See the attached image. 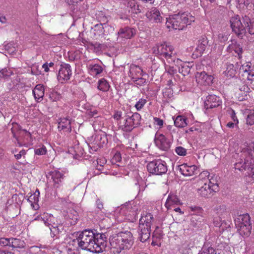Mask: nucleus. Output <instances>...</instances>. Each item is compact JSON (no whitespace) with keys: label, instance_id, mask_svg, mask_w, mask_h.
I'll list each match as a JSON object with an SVG mask.
<instances>
[{"label":"nucleus","instance_id":"obj_1","mask_svg":"<svg viewBox=\"0 0 254 254\" xmlns=\"http://www.w3.org/2000/svg\"><path fill=\"white\" fill-rule=\"evenodd\" d=\"M76 240L81 249L94 253L105 251L108 244L105 233H97L90 229H85L81 232L73 241Z\"/></svg>","mask_w":254,"mask_h":254},{"label":"nucleus","instance_id":"obj_2","mask_svg":"<svg viewBox=\"0 0 254 254\" xmlns=\"http://www.w3.org/2000/svg\"><path fill=\"white\" fill-rule=\"evenodd\" d=\"M241 160L242 161L235 163V169L246 171L245 175L249 179L248 181H254V142L242 149Z\"/></svg>","mask_w":254,"mask_h":254},{"label":"nucleus","instance_id":"obj_3","mask_svg":"<svg viewBox=\"0 0 254 254\" xmlns=\"http://www.w3.org/2000/svg\"><path fill=\"white\" fill-rule=\"evenodd\" d=\"M109 241L112 247L116 249L118 253L122 250L130 249L134 244L133 235L127 231L113 234L110 237Z\"/></svg>","mask_w":254,"mask_h":254},{"label":"nucleus","instance_id":"obj_4","mask_svg":"<svg viewBox=\"0 0 254 254\" xmlns=\"http://www.w3.org/2000/svg\"><path fill=\"white\" fill-rule=\"evenodd\" d=\"M194 20V17L190 13L187 12H179L166 19V25L168 28L172 27L174 29L181 30L190 25Z\"/></svg>","mask_w":254,"mask_h":254},{"label":"nucleus","instance_id":"obj_5","mask_svg":"<svg viewBox=\"0 0 254 254\" xmlns=\"http://www.w3.org/2000/svg\"><path fill=\"white\" fill-rule=\"evenodd\" d=\"M173 48L170 45H167L166 43L157 44L153 48V53L160 56V58L165 59L168 63L173 62L179 64L182 61L179 59L175 60V55L173 54Z\"/></svg>","mask_w":254,"mask_h":254},{"label":"nucleus","instance_id":"obj_6","mask_svg":"<svg viewBox=\"0 0 254 254\" xmlns=\"http://www.w3.org/2000/svg\"><path fill=\"white\" fill-rule=\"evenodd\" d=\"M235 223L241 235L248 237L250 235L252 227L250 216L248 213L238 215L235 219Z\"/></svg>","mask_w":254,"mask_h":254},{"label":"nucleus","instance_id":"obj_7","mask_svg":"<svg viewBox=\"0 0 254 254\" xmlns=\"http://www.w3.org/2000/svg\"><path fill=\"white\" fill-rule=\"evenodd\" d=\"M125 124L120 127L122 130L126 132L131 131L140 124L141 116L137 113L130 111L125 113Z\"/></svg>","mask_w":254,"mask_h":254},{"label":"nucleus","instance_id":"obj_8","mask_svg":"<svg viewBox=\"0 0 254 254\" xmlns=\"http://www.w3.org/2000/svg\"><path fill=\"white\" fill-rule=\"evenodd\" d=\"M147 169L149 173L155 175L165 174L168 170L166 162L160 159L149 162L147 165Z\"/></svg>","mask_w":254,"mask_h":254},{"label":"nucleus","instance_id":"obj_9","mask_svg":"<svg viewBox=\"0 0 254 254\" xmlns=\"http://www.w3.org/2000/svg\"><path fill=\"white\" fill-rule=\"evenodd\" d=\"M230 23L232 31L239 37H242L246 33V25L238 15L232 17Z\"/></svg>","mask_w":254,"mask_h":254},{"label":"nucleus","instance_id":"obj_10","mask_svg":"<svg viewBox=\"0 0 254 254\" xmlns=\"http://www.w3.org/2000/svg\"><path fill=\"white\" fill-rule=\"evenodd\" d=\"M226 50L235 57H238L239 59H241L242 57L243 47L239 42L235 39L231 41V43L227 47Z\"/></svg>","mask_w":254,"mask_h":254},{"label":"nucleus","instance_id":"obj_11","mask_svg":"<svg viewBox=\"0 0 254 254\" xmlns=\"http://www.w3.org/2000/svg\"><path fill=\"white\" fill-rule=\"evenodd\" d=\"M60 66L58 76L59 80L62 82L69 80L72 74L70 65L68 64L62 63Z\"/></svg>","mask_w":254,"mask_h":254},{"label":"nucleus","instance_id":"obj_12","mask_svg":"<svg viewBox=\"0 0 254 254\" xmlns=\"http://www.w3.org/2000/svg\"><path fill=\"white\" fill-rule=\"evenodd\" d=\"M93 30L95 36L103 37L109 34L113 30V28L107 24L100 23L96 24L93 28Z\"/></svg>","mask_w":254,"mask_h":254},{"label":"nucleus","instance_id":"obj_13","mask_svg":"<svg viewBox=\"0 0 254 254\" xmlns=\"http://www.w3.org/2000/svg\"><path fill=\"white\" fill-rule=\"evenodd\" d=\"M191 211L197 212L199 214L193 213L191 214L190 225L193 227L198 226L203 220V217L201 215L202 213V209L199 207H190Z\"/></svg>","mask_w":254,"mask_h":254},{"label":"nucleus","instance_id":"obj_14","mask_svg":"<svg viewBox=\"0 0 254 254\" xmlns=\"http://www.w3.org/2000/svg\"><path fill=\"white\" fill-rule=\"evenodd\" d=\"M195 78L197 83L204 86L211 84L214 79L212 75H208L204 71L197 72L195 75Z\"/></svg>","mask_w":254,"mask_h":254},{"label":"nucleus","instance_id":"obj_15","mask_svg":"<svg viewBox=\"0 0 254 254\" xmlns=\"http://www.w3.org/2000/svg\"><path fill=\"white\" fill-rule=\"evenodd\" d=\"M48 179H52L55 188H58L60 187L62 180L64 179V174L59 171L54 170L49 172L47 175Z\"/></svg>","mask_w":254,"mask_h":254},{"label":"nucleus","instance_id":"obj_16","mask_svg":"<svg viewBox=\"0 0 254 254\" xmlns=\"http://www.w3.org/2000/svg\"><path fill=\"white\" fill-rule=\"evenodd\" d=\"M221 104L220 98L215 95H208L204 102L206 109H212L218 107Z\"/></svg>","mask_w":254,"mask_h":254},{"label":"nucleus","instance_id":"obj_17","mask_svg":"<svg viewBox=\"0 0 254 254\" xmlns=\"http://www.w3.org/2000/svg\"><path fill=\"white\" fill-rule=\"evenodd\" d=\"M156 145L161 149L164 151L168 150L170 147V143L167 140L166 137L163 134H160L155 137Z\"/></svg>","mask_w":254,"mask_h":254},{"label":"nucleus","instance_id":"obj_18","mask_svg":"<svg viewBox=\"0 0 254 254\" xmlns=\"http://www.w3.org/2000/svg\"><path fill=\"white\" fill-rule=\"evenodd\" d=\"M151 227L145 226L143 224H139V239L142 242H145L150 237Z\"/></svg>","mask_w":254,"mask_h":254},{"label":"nucleus","instance_id":"obj_19","mask_svg":"<svg viewBox=\"0 0 254 254\" xmlns=\"http://www.w3.org/2000/svg\"><path fill=\"white\" fill-rule=\"evenodd\" d=\"M147 18L150 21L155 23L161 22L163 19L160 15L159 11L156 8H152L146 13Z\"/></svg>","mask_w":254,"mask_h":254},{"label":"nucleus","instance_id":"obj_20","mask_svg":"<svg viewBox=\"0 0 254 254\" xmlns=\"http://www.w3.org/2000/svg\"><path fill=\"white\" fill-rule=\"evenodd\" d=\"M145 73L140 66L134 64L130 65L128 76L132 80Z\"/></svg>","mask_w":254,"mask_h":254},{"label":"nucleus","instance_id":"obj_21","mask_svg":"<svg viewBox=\"0 0 254 254\" xmlns=\"http://www.w3.org/2000/svg\"><path fill=\"white\" fill-rule=\"evenodd\" d=\"M31 136V133L26 130L23 129L22 131H21L20 134L16 139L19 146H23L29 142L30 140Z\"/></svg>","mask_w":254,"mask_h":254},{"label":"nucleus","instance_id":"obj_22","mask_svg":"<svg viewBox=\"0 0 254 254\" xmlns=\"http://www.w3.org/2000/svg\"><path fill=\"white\" fill-rule=\"evenodd\" d=\"M135 34L136 30L133 28L128 27L121 28L118 33L119 37L126 39H130L131 37H133Z\"/></svg>","mask_w":254,"mask_h":254},{"label":"nucleus","instance_id":"obj_23","mask_svg":"<svg viewBox=\"0 0 254 254\" xmlns=\"http://www.w3.org/2000/svg\"><path fill=\"white\" fill-rule=\"evenodd\" d=\"M208 44L207 38L203 36L200 37L198 41L197 46L195 49V52L197 53L198 56H201L205 51Z\"/></svg>","mask_w":254,"mask_h":254},{"label":"nucleus","instance_id":"obj_24","mask_svg":"<svg viewBox=\"0 0 254 254\" xmlns=\"http://www.w3.org/2000/svg\"><path fill=\"white\" fill-rule=\"evenodd\" d=\"M216 192L212 190L210 186L205 183L203 186L197 190L198 194L203 197H210L213 195V193Z\"/></svg>","mask_w":254,"mask_h":254},{"label":"nucleus","instance_id":"obj_25","mask_svg":"<svg viewBox=\"0 0 254 254\" xmlns=\"http://www.w3.org/2000/svg\"><path fill=\"white\" fill-rule=\"evenodd\" d=\"M58 128L59 130H65L66 131L70 132L71 130V123L68 118H62L59 122Z\"/></svg>","mask_w":254,"mask_h":254},{"label":"nucleus","instance_id":"obj_26","mask_svg":"<svg viewBox=\"0 0 254 254\" xmlns=\"http://www.w3.org/2000/svg\"><path fill=\"white\" fill-rule=\"evenodd\" d=\"M33 94L35 100L39 102V100L42 99L44 95V88L43 85H37L33 90Z\"/></svg>","mask_w":254,"mask_h":254},{"label":"nucleus","instance_id":"obj_27","mask_svg":"<svg viewBox=\"0 0 254 254\" xmlns=\"http://www.w3.org/2000/svg\"><path fill=\"white\" fill-rule=\"evenodd\" d=\"M180 203V200L176 195L174 194H170L165 203V206L168 209H172V207L174 205H178Z\"/></svg>","mask_w":254,"mask_h":254},{"label":"nucleus","instance_id":"obj_28","mask_svg":"<svg viewBox=\"0 0 254 254\" xmlns=\"http://www.w3.org/2000/svg\"><path fill=\"white\" fill-rule=\"evenodd\" d=\"M243 22L249 33L251 35L254 34V20H251L249 16L245 15L243 17Z\"/></svg>","mask_w":254,"mask_h":254},{"label":"nucleus","instance_id":"obj_29","mask_svg":"<svg viewBox=\"0 0 254 254\" xmlns=\"http://www.w3.org/2000/svg\"><path fill=\"white\" fill-rule=\"evenodd\" d=\"M153 219V215L151 213H146L141 216L139 219V224H143L145 226L151 227Z\"/></svg>","mask_w":254,"mask_h":254},{"label":"nucleus","instance_id":"obj_30","mask_svg":"<svg viewBox=\"0 0 254 254\" xmlns=\"http://www.w3.org/2000/svg\"><path fill=\"white\" fill-rule=\"evenodd\" d=\"M25 243L24 241L17 238H11L10 247L13 248L23 249L25 247Z\"/></svg>","mask_w":254,"mask_h":254},{"label":"nucleus","instance_id":"obj_31","mask_svg":"<svg viewBox=\"0 0 254 254\" xmlns=\"http://www.w3.org/2000/svg\"><path fill=\"white\" fill-rule=\"evenodd\" d=\"M240 91L242 92V96L238 97L240 101H243L248 99V94L250 91V88L246 84H243L239 88Z\"/></svg>","mask_w":254,"mask_h":254},{"label":"nucleus","instance_id":"obj_32","mask_svg":"<svg viewBox=\"0 0 254 254\" xmlns=\"http://www.w3.org/2000/svg\"><path fill=\"white\" fill-rule=\"evenodd\" d=\"M216 213L218 215L220 221L225 218V216L227 215L228 212L226 210V207L224 205H220L215 208Z\"/></svg>","mask_w":254,"mask_h":254},{"label":"nucleus","instance_id":"obj_33","mask_svg":"<svg viewBox=\"0 0 254 254\" xmlns=\"http://www.w3.org/2000/svg\"><path fill=\"white\" fill-rule=\"evenodd\" d=\"M54 224L55 226H53L52 227H50L51 235L53 238L56 237V238H58V235L60 232H62V230H63V228L62 225H58V223H54Z\"/></svg>","mask_w":254,"mask_h":254},{"label":"nucleus","instance_id":"obj_34","mask_svg":"<svg viewBox=\"0 0 254 254\" xmlns=\"http://www.w3.org/2000/svg\"><path fill=\"white\" fill-rule=\"evenodd\" d=\"M186 120V118L185 117L182 116H178L174 120V125L177 127H184L187 125Z\"/></svg>","mask_w":254,"mask_h":254},{"label":"nucleus","instance_id":"obj_35","mask_svg":"<svg viewBox=\"0 0 254 254\" xmlns=\"http://www.w3.org/2000/svg\"><path fill=\"white\" fill-rule=\"evenodd\" d=\"M11 131L12 133L13 137L15 139L17 138L18 135L20 134L21 131H22L21 127L16 123H12L11 124Z\"/></svg>","mask_w":254,"mask_h":254},{"label":"nucleus","instance_id":"obj_36","mask_svg":"<svg viewBox=\"0 0 254 254\" xmlns=\"http://www.w3.org/2000/svg\"><path fill=\"white\" fill-rule=\"evenodd\" d=\"M110 88V85L106 80L104 78H102L98 81V89L103 92H106L108 91Z\"/></svg>","mask_w":254,"mask_h":254},{"label":"nucleus","instance_id":"obj_37","mask_svg":"<svg viewBox=\"0 0 254 254\" xmlns=\"http://www.w3.org/2000/svg\"><path fill=\"white\" fill-rule=\"evenodd\" d=\"M237 71L233 64H227V68L225 71V75L228 77H234L236 76Z\"/></svg>","mask_w":254,"mask_h":254},{"label":"nucleus","instance_id":"obj_38","mask_svg":"<svg viewBox=\"0 0 254 254\" xmlns=\"http://www.w3.org/2000/svg\"><path fill=\"white\" fill-rule=\"evenodd\" d=\"M217 177H215L214 175L213 176H210L208 177L209 184H207L211 187L212 190H213V191H215L216 192L219 190L218 181L216 180Z\"/></svg>","mask_w":254,"mask_h":254},{"label":"nucleus","instance_id":"obj_39","mask_svg":"<svg viewBox=\"0 0 254 254\" xmlns=\"http://www.w3.org/2000/svg\"><path fill=\"white\" fill-rule=\"evenodd\" d=\"M180 171L182 174L185 176H192L193 172L190 166L186 165H182L180 166Z\"/></svg>","mask_w":254,"mask_h":254},{"label":"nucleus","instance_id":"obj_40","mask_svg":"<svg viewBox=\"0 0 254 254\" xmlns=\"http://www.w3.org/2000/svg\"><path fill=\"white\" fill-rule=\"evenodd\" d=\"M148 75L147 73L143 74L141 76L137 77L136 79L132 80L133 82L139 86H143L147 83Z\"/></svg>","mask_w":254,"mask_h":254},{"label":"nucleus","instance_id":"obj_41","mask_svg":"<svg viewBox=\"0 0 254 254\" xmlns=\"http://www.w3.org/2000/svg\"><path fill=\"white\" fill-rule=\"evenodd\" d=\"M180 65L181 67H179V72L184 76L189 74L190 71V67L189 63H183Z\"/></svg>","mask_w":254,"mask_h":254},{"label":"nucleus","instance_id":"obj_42","mask_svg":"<svg viewBox=\"0 0 254 254\" xmlns=\"http://www.w3.org/2000/svg\"><path fill=\"white\" fill-rule=\"evenodd\" d=\"M41 219L45 225L48 226L49 228L55 226L54 223H55L54 222V218L53 216L47 214L46 216L42 217Z\"/></svg>","mask_w":254,"mask_h":254},{"label":"nucleus","instance_id":"obj_43","mask_svg":"<svg viewBox=\"0 0 254 254\" xmlns=\"http://www.w3.org/2000/svg\"><path fill=\"white\" fill-rule=\"evenodd\" d=\"M102 71V67L98 64L90 65V72L91 74L97 75L100 74Z\"/></svg>","mask_w":254,"mask_h":254},{"label":"nucleus","instance_id":"obj_44","mask_svg":"<svg viewBox=\"0 0 254 254\" xmlns=\"http://www.w3.org/2000/svg\"><path fill=\"white\" fill-rule=\"evenodd\" d=\"M178 132L177 129L173 127V126H167L165 130V135L168 137L173 138L174 135Z\"/></svg>","mask_w":254,"mask_h":254},{"label":"nucleus","instance_id":"obj_45","mask_svg":"<svg viewBox=\"0 0 254 254\" xmlns=\"http://www.w3.org/2000/svg\"><path fill=\"white\" fill-rule=\"evenodd\" d=\"M98 20L101 23L104 24L108 22V18L102 11H99L96 14Z\"/></svg>","mask_w":254,"mask_h":254},{"label":"nucleus","instance_id":"obj_46","mask_svg":"<svg viewBox=\"0 0 254 254\" xmlns=\"http://www.w3.org/2000/svg\"><path fill=\"white\" fill-rule=\"evenodd\" d=\"M86 116L88 118H98V112L95 109H88L86 112Z\"/></svg>","mask_w":254,"mask_h":254},{"label":"nucleus","instance_id":"obj_47","mask_svg":"<svg viewBox=\"0 0 254 254\" xmlns=\"http://www.w3.org/2000/svg\"><path fill=\"white\" fill-rule=\"evenodd\" d=\"M12 152L14 154V157L17 160L20 159L22 157H24L26 155V151L24 149H22L19 152L16 150H13Z\"/></svg>","mask_w":254,"mask_h":254},{"label":"nucleus","instance_id":"obj_48","mask_svg":"<svg viewBox=\"0 0 254 254\" xmlns=\"http://www.w3.org/2000/svg\"><path fill=\"white\" fill-rule=\"evenodd\" d=\"M198 254H216L215 250L212 247L203 248Z\"/></svg>","mask_w":254,"mask_h":254},{"label":"nucleus","instance_id":"obj_49","mask_svg":"<svg viewBox=\"0 0 254 254\" xmlns=\"http://www.w3.org/2000/svg\"><path fill=\"white\" fill-rule=\"evenodd\" d=\"M12 72L10 70L6 68L2 69L0 70V78H5L8 77L11 74Z\"/></svg>","mask_w":254,"mask_h":254},{"label":"nucleus","instance_id":"obj_50","mask_svg":"<svg viewBox=\"0 0 254 254\" xmlns=\"http://www.w3.org/2000/svg\"><path fill=\"white\" fill-rule=\"evenodd\" d=\"M10 238H0V246L2 247L10 246Z\"/></svg>","mask_w":254,"mask_h":254},{"label":"nucleus","instance_id":"obj_51","mask_svg":"<svg viewBox=\"0 0 254 254\" xmlns=\"http://www.w3.org/2000/svg\"><path fill=\"white\" fill-rule=\"evenodd\" d=\"M175 151L178 155L180 156H185L187 154V150L182 146L177 147Z\"/></svg>","mask_w":254,"mask_h":254},{"label":"nucleus","instance_id":"obj_52","mask_svg":"<svg viewBox=\"0 0 254 254\" xmlns=\"http://www.w3.org/2000/svg\"><path fill=\"white\" fill-rule=\"evenodd\" d=\"M146 102V101L145 99H143L142 98L140 99L139 100V101L135 105V107L136 108L137 110L138 111V110H140L143 107V106L145 105Z\"/></svg>","mask_w":254,"mask_h":254},{"label":"nucleus","instance_id":"obj_53","mask_svg":"<svg viewBox=\"0 0 254 254\" xmlns=\"http://www.w3.org/2000/svg\"><path fill=\"white\" fill-rule=\"evenodd\" d=\"M221 224L219 225V223L216 224V226L219 227L220 229L222 230H224L225 229L230 227V225L229 223H227L224 220L220 221Z\"/></svg>","mask_w":254,"mask_h":254},{"label":"nucleus","instance_id":"obj_54","mask_svg":"<svg viewBox=\"0 0 254 254\" xmlns=\"http://www.w3.org/2000/svg\"><path fill=\"white\" fill-rule=\"evenodd\" d=\"M218 39L220 42H225L228 40V35L226 33H220L218 35Z\"/></svg>","mask_w":254,"mask_h":254},{"label":"nucleus","instance_id":"obj_55","mask_svg":"<svg viewBox=\"0 0 254 254\" xmlns=\"http://www.w3.org/2000/svg\"><path fill=\"white\" fill-rule=\"evenodd\" d=\"M50 97L53 101H56L61 98V96L57 92H54L50 94Z\"/></svg>","mask_w":254,"mask_h":254},{"label":"nucleus","instance_id":"obj_56","mask_svg":"<svg viewBox=\"0 0 254 254\" xmlns=\"http://www.w3.org/2000/svg\"><path fill=\"white\" fill-rule=\"evenodd\" d=\"M46 152V148L44 146L35 150V153L39 155L45 154Z\"/></svg>","mask_w":254,"mask_h":254},{"label":"nucleus","instance_id":"obj_57","mask_svg":"<svg viewBox=\"0 0 254 254\" xmlns=\"http://www.w3.org/2000/svg\"><path fill=\"white\" fill-rule=\"evenodd\" d=\"M251 66L249 64H246V65H243L240 68V71H243L244 72L247 73V74L250 72L251 70Z\"/></svg>","mask_w":254,"mask_h":254},{"label":"nucleus","instance_id":"obj_58","mask_svg":"<svg viewBox=\"0 0 254 254\" xmlns=\"http://www.w3.org/2000/svg\"><path fill=\"white\" fill-rule=\"evenodd\" d=\"M248 125H253L254 124V114L249 115L246 119Z\"/></svg>","mask_w":254,"mask_h":254},{"label":"nucleus","instance_id":"obj_59","mask_svg":"<svg viewBox=\"0 0 254 254\" xmlns=\"http://www.w3.org/2000/svg\"><path fill=\"white\" fill-rule=\"evenodd\" d=\"M114 118L117 120H119L121 119H125V114L123 115L122 112L121 111L116 112L114 115Z\"/></svg>","mask_w":254,"mask_h":254},{"label":"nucleus","instance_id":"obj_60","mask_svg":"<svg viewBox=\"0 0 254 254\" xmlns=\"http://www.w3.org/2000/svg\"><path fill=\"white\" fill-rule=\"evenodd\" d=\"M37 194H33L30 196L29 199L32 201V200H34V202H37L39 200V196L40 194V192L39 190H37Z\"/></svg>","mask_w":254,"mask_h":254},{"label":"nucleus","instance_id":"obj_61","mask_svg":"<svg viewBox=\"0 0 254 254\" xmlns=\"http://www.w3.org/2000/svg\"><path fill=\"white\" fill-rule=\"evenodd\" d=\"M239 5H244L248 6L251 2V0H237Z\"/></svg>","mask_w":254,"mask_h":254},{"label":"nucleus","instance_id":"obj_62","mask_svg":"<svg viewBox=\"0 0 254 254\" xmlns=\"http://www.w3.org/2000/svg\"><path fill=\"white\" fill-rule=\"evenodd\" d=\"M154 123L156 125H158L160 127L162 126L163 125V120H162L159 118H157V117L154 118Z\"/></svg>","mask_w":254,"mask_h":254},{"label":"nucleus","instance_id":"obj_63","mask_svg":"<svg viewBox=\"0 0 254 254\" xmlns=\"http://www.w3.org/2000/svg\"><path fill=\"white\" fill-rule=\"evenodd\" d=\"M164 96H167L168 98H171L173 96V91L170 89H167L163 93Z\"/></svg>","mask_w":254,"mask_h":254},{"label":"nucleus","instance_id":"obj_64","mask_svg":"<svg viewBox=\"0 0 254 254\" xmlns=\"http://www.w3.org/2000/svg\"><path fill=\"white\" fill-rule=\"evenodd\" d=\"M231 117L233 121L234 122L236 123V125L238 124V120L236 116V114L235 113V111L233 110H232L231 112Z\"/></svg>","mask_w":254,"mask_h":254}]
</instances>
